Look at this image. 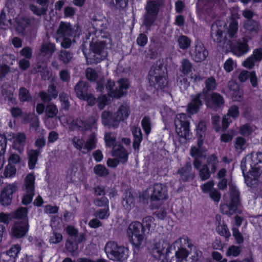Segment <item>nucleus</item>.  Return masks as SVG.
Listing matches in <instances>:
<instances>
[{
	"mask_svg": "<svg viewBox=\"0 0 262 262\" xmlns=\"http://www.w3.org/2000/svg\"><path fill=\"white\" fill-rule=\"evenodd\" d=\"M147 78L149 85L157 90H163L168 84L166 68L160 61H156L150 68Z\"/></svg>",
	"mask_w": 262,
	"mask_h": 262,
	"instance_id": "f257e3e1",
	"label": "nucleus"
},
{
	"mask_svg": "<svg viewBox=\"0 0 262 262\" xmlns=\"http://www.w3.org/2000/svg\"><path fill=\"white\" fill-rule=\"evenodd\" d=\"M178 41L180 48L182 50L187 49L190 46L191 42L190 38L185 35H181Z\"/></svg>",
	"mask_w": 262,
	"mask_h": 262,
	"instance_id": "c03bdc74",
	"label": "nucleus"
},
{
	"mask_svg": "<svg viewBox=\"0 0 262 262\" xmlns=\"http://www.w3.org/2000/svg\"><path fill=\"white\" fill-rule=\"evenodd\" d=\"M110 215V208L104 207V208L98 209L95 213L96 217L100 220H106L108 218Z\"/></svg>",
	"mask_w": 262,
	"mask_h": 262,
	"instance_id": "37998d69",
	"label": "nucleus"
},
{
	"mask_svg": "<svg viewBox=\"0 0 262 262\" xmlns=\"http://www.w3.org/2000/svg\"><path fill=\"white\" fill-rule=\"evenodd\" d=\"M191 58L196 62L204 61L208 56V51L204 44L200 40L195 42L189 52Z\"/></svg>",
	"mask_w": 262,
	"mask_h": 262,
	"instance_id": "1a4fd4ad",
	"label": "nucleus"
},
{
	"mask_svg": "<svg viewBox=\"0 0 262 262\" xmlns=\"http://www.w3.org/2000/svg\"><path fill=\"white\" fill-rule=\"evenodd\" d=\"M19 99L22 102H30L32 100L29 91L25 87H21L19 90Z\"/></svg>",
	"mask_w": 262,
	"mask_h": 262,
	"instance_id": "58836bf2",
	"label": "nucleus"
},
{
	"mask_svg": "<svg viewBox=\"0 0 262 262\" xmlns=\"http://www.w3.org/2000/svg\"><path fill=\"white\" fill-rule=\"evenodd\" d=\"M107 42L105 40L91 42L90 49L91 53L88 56H85L87 61L90 64H97L104 60L107 56L105 51Z\"/></svg>",
	"mask_w": 262,
	"mask_h": 262,
	"instance_id": "20e7f679",
	"label": "nucleus"
},
{
	"mask_svg": "<svg viewBox=\"0 0 262 262\" xmlns=\"http://www.w3.org/2000/svg\"><path fill=\"white\" fill-rule=\"evenodd\" d=\"M205 88L203 89L202 93L203 97L209 96V92L213 91L216 89L217 83L214 77L211 76L207 78L205 81Z\"/></svg>",
	"mask_w": 262,
	"mask_h": 262,
	"instance_id": "5701e85b",
	"label": "nucleus"
},
{
	"mask_svg": "<svg viewBox=\"0 0 262 262\" xmlns=\"http://www.w3.org/2000/svg\"><path fill=\"white\" fill-rule=\"evenodd\" d=\"M16 191V187L13 185L4 187L0 194V203L3 206H8L12 203L13 194Z\"/></svg>",
	"mask_w": 262,
	"mask_h": 262,
	"instance_id": "4468645a",
	"label": "nucleus"
},
{
	"mask_svg": "<svg viewBox=\"0 0 262 262\" xmlns=\"http://www.w3.org/2000/svg\"><path fill=\"white\" fill-rule=\"evenodd\" d=\"M239 115V107L237 105H232L228 109L227 116L236 119Z\"/></svg>",
	"mask_w": 262,
	"mask_h": 262,
	"instance_id": "13d9d810",
	"label": "nucleus"
},
{
	"mask_svg": "<svg viewBox=\"0 0 262 262\" xmlns=\"http://www.w3.org/2000/svg\"><path fill=\"white\" fill-rule=\"evenodd\" d=\"M145 233L141 222L133 221L129 224L126 230V235L128 241L132 245L134 254H138L143 248Z\"/></svg>",
	"mask_w": 262,
	"mask_h": 262,
	"instance_id": "f03ea898",
	"label": "nucleus"
},
{
	"mask_svg": "<svg viewBox=\"0 0 262 262\" xmlns=\"http://www.w3.org/2000/svg\"><path fill=\"white\" fill-rule=\"evenodd\" d=\"M110 4L116 8V9L121 10L125 9L128 5V0H106Z\"/></svg>",
	"mask_w": 262,
	"mask_h": 262,
	"instance_id": "79ce46f5",
	"label": "nucleus"
},
{
	"mask_svg": "<svg viewBox=\"0 0 262 262\" xmlns=\"http://www.w3.org/2000/svg\"><path fill=\"white\" fill-rule=\"evenodd\" d=\"M16 29L18 31L24 32L30 25V20L28 18L21 17L16 20Z\"/></svg>",
	"mask_w": 262,
	"mask_h": 262,
	"instance_id": "e433bc0d",
	"label": "nucleus"
},
{
	"mask_svg": "<svg viewBox=\"0 0 262 262\" xmlns=\"http://www.w3.org/2000/svg\"><path fill=\"white\" fill-rule=\"evenodd\" d=\"M122 204L124 208L126 210H130L135 207L136 198L131 191H126L124 192Z\"/></svg>",
	"mask_w": 262,
	"mask_h": 262,
	"instance_id": "412c9836",
	"label": "nucleus"
},
{
	"mask_svg": "<svg viewBox=\"0 0 262 262\" xmlns=\"http://www.w3.org/2000/svg\"><path fill=\"white\" fill-rule=\"evenodd\" d=\"M242 251V248L238 246L231 245L229 246L226 255L227 256H238Z\"/></svg>",
	"mask_w": 262,
	"mask_h": 262,
	"instance_id": "de8ad7c7",
	"label": "nucleus"
},
{
	"mask_svg": "<svg viewBox=\"0 0 262 262\" xmlns=\"http://www.w3.org/2000/svg\"><path fill=\"white\" fill-rule=\"evenodd\" d=\"M108 97L105 95H101L98 98L97 106L100 110L103 109L107 104Z\"/></svg>",
	"mask_w": 262,
	"mask_h": 262,
	"instance_id": "774afa93",
	"label": "nucleus"
},
{
	"mask_svg": "<svg viewBox=\"0 0 262 262\" xmlns=\"http://www.w3.org/2000/svg\"><path fill=\"white\" fill-rule=\"evenodd\" d=\"M199 173V176L202 181L208 180L211 176V170H209L207 164H203L202 168L198 170Z\"/></svg>",
	"mask_w": 262,
	"mask_h": 262,
	"instance_id": "ea45409f",
	"label": "nucleus"
},
{
	"mask_svg": "<svg viewBox=\"0 0 262 262\" xmlns=\"http://www.w3.org/2000/svg\"><path fill=\"white\" fill-rule=\"evenodd\" d=\"M97 143L96 135L94 133H93L90 135L86 142H84V149L86 150L88 152H90L96 147Z\"/></svg>",
	"mask_w": 262,
	"mask_h": 262,
	"instance_id": "c85d7f7f",
	"label": "nucleus"
},
{
	"mask_svg": "<svg viewBox=\"0 0 262 262\" xmlns=\"http://www.w3.org/2000/svg\"><path fill=\"white\" fill-rule=\"evenodd\" d=\"M40 154L39 149H31L28 153V167L30 169H33L38 161V158Z\"/></svg>",
	"mask_w": 262,
	"mask_h": 262,
	"instance_id": "bb28decb",
	"label": "nucleus"
},
{
	"mask_svg": "<svg viewBox=\"0 0 262 262\" xmlns=\"http://www.w3.org/2000/svg\"><path fill=\"white\" fill-rule=\"evenodd\" d=\"M35 177L33 173L28 174L24 180V184L26 191L35 192Z\"/></svg>",
	"mask_w": 262,
	"mask_h": 262,
	"instance_id": "cd10ccee",
	"label": "nucleus"
},
{
	"mask_svg": "<svg viewBox=\"0 0 262 262\" xmlns=\"http://www.w3.org/2000/svg\"><path fill=\"white\" fill-rule=\"evenodd\" d=\"M238 30V23L229 22L227 29V34L231 38H234L237 34Z\"/></svg>",
	"mask_w": 262,
	"mask_h": 262,
	"instance_id": "a18cd8bd",
	"label": "nucleus"
},
{
	"mask_svg": "<svg viewBox=\"0 0 262 262\" xmlns=\"http://www.w3.org/2000/svg\"><path fill=\"white\" fill-rule=\"evenodd\" d=\"M101 117L102 123L104 126L114 128L118 126L119 122L115 113L105 110L102 112Z\"/></svg>",
	"mask_w": 262,
	"mask_h": 262,
	"instance_id": "2eb2a0df",
	"label": "nucleus"
},
{
	"mask_svg": "<svg viewBox=\"0 0 262 262\" xmlns=\"http://www.w3.org/2000/svg\"><path fill=\"white\" fill-rule=\"evenodd\" d=\"M219 163V161L217 156L215 154H213L208 157L206 164H207V166L210 167L211 172L214 173L216 170Z\"/></svg>",
	"mask_w": 262,
	"mask_h": 262,
	"instance_id": "7c9ffc66",
	"label": "nucleus"
},
{
	"mask_svg": "<svg viewBox=\"0 0 262 262\" xmlns=\"http://www.w3.org/2000/svg\"><path fill=\"white\" fill-rule=\"evenodd\" d=\"M127 94V92L123 91L119 87L114 89L109 93L108 96L113 99H119Z\"/></svg>",
	"mask_w": 262,
	"mask_h": 262,
	"instance_id": "603ef678",
	"label": "nucleus"
},
{
	"mask_svg": "<svg viewBox=\"0 0 262 262\" xmlns=\"http://www.w3.org/2000/svg\"><path fill=\"white\" fill-rule=\"evenodd\" d=\"M40 50L45 54H52L56 50L55 45L50 42L44 43L41 45Z\"/></svg>",
	"mask_w": 262,
	"mask_h": 262,
	"instance_id": "4c0bfd02",
	"label": "nucleus"
},
{
	"mask_svg": "<svg viewBox=\"0 0 262 262\" xmlns=\"http://www.w3.org/2000/svg\"><path fill=\"white\" fill-rule=\"evenodd\" d=\"M29 229L28 220L16 221L11 227L10 234L13 238H21L27 234Z\"/></svg>",
	"mask_w": 262,
	"mask_h": 262,
	"instance_id": "9b49d317",
	"label": "nucleus"
},
{
	"mask_svg": "<svg viewBox=\"0 0 262 262\" xmlns=\"http://www.w3.org/2000/svg\"><path fill=\"white\" fill-rule=\"evenodd\" d=\"M104 251L107 257L114 261H123L128 257V248L123 246H119L117 243L114 241L107 242Z\"/></svg>",
	"mask_w": 262,
	"mask_h": 262,
	"instance_id": "39448f33",
	"label": "nucleus"
},
{
	"mask_svg": "<svg viewBox=\"0 0 262 262\" xmlns=\"http://www.w3.org/2000/svg\"><path fill=\"white\" fill-rule=\"evenodd\" d=\"M73 30L70 23L61 21L56 31L58 37L72 36Z\"/></svg>",
	"mask_w": 262,
	"mask_h": 262,
	"instance_id": "aec40b11",
	"label": "nucleus"
},
{
	"mask_svg": "<svg viewBox=\"0 0 262 262\" xmlns=\"http://www.w3.org/2000/svg\"><path fill=\"white\" fill-rule=\"evenodd\" d=\"M98 118L94 116H91L88 120H83L80 118H77L73 121V124L75 128L81 132L92 130L97 128Z\"/></svg>",
	"mask_w": 262,
	"mask_h": 262,
	"instance_id": "9d476101",
	"label": "nucleus"
},
{
	"mask_svg": "<svg viewBox=\"0 0 262 262\" xmlns=\"http://www.w3.org/2000/svg\"><path fill=\"white\" fill-rule=\"evenodd\" d=\"M94 173L99 177H105L109 173V171L104 165L97 164L94 168Z\"/></svg>",
	"mask_w": 262,
	"mask_h": 262,
	"instance_id": "09e8293b",
	"label": "nucleus"
},
{
	"mask_svg": "<svg viewBox=\"0 0 262 262\" xmlns=\"http://www.w3.org/2000/svg\"><path fill=\"white\" fill-rule=\"evenodd\" d=\"M246 139L243 137H237L234 142V148L236 151L242 152L245 149Z\"/></svg>",
	"mask_w": 262,
	"mask_h": 262,
	"instance_id": "49530a36",
	"label": "nucleus"
},
{
	"mask_svg": "<svg viewBox=\"0 0 262 262\" xmlns=\"http://www.w3.org/2000/svg\"><path fill=\"white\" fill-rule=\"evenodd\" d=\"M216 220L218 221V224L216 227L217 233L221 236L224 237L226 239H228L231 236L230 232L227 227V225L223 221L222 223L220 220L219 221L217 216H216Z\"/></svg>",
	"mask_w": 262,
	"mask_h": 262,
	"instance_id": "b1692460",
	"label": "nucleus"
},
{
	"mask_svg": "<svg viewBox=\"0 0 262 262\" xmlns=\"http://www.w3.org/2000/svg\"><path fill=\"white\" fill-rule=\"evenodd\" d=\"M35 192L26 191V193L24 194L21 199V203L24 205L30 204L33 200Z\"/></svg>",
	"mask_w": 262,
	"mask_h": 262,
	"instance_id": "69168bd1",
	"label": "nucleus"
},
{
	"mask_svg": "<svg viewBox=\"0 0 262 262\" xmlns=\"http://www.w3.org/2000/svg\"><path fill=\"white\" fill-rule=\"evenodd\" d=\"M171 247L169 245H167V247H163L160 249L159 247H156L155 249V253H157L158 255H155V256L156 258L161 259L162 258H167L168 254L170 252Z\"/></svg>",
	"mask_w": 262,
	"mask_h": 262,
	"instance_id": "2f4dec72",
	"label": "nucleus"
},
{
	"mask_svg": "<svg viewBox=\"0 0 262 262\" xmlns=\"http://www.w3.org/2000/svg\"><path fill=\"white\" fill-rule=\"evenodd\" d=\"M45 112L48 118H54L58 113L57 107L55 104H49L47 106Z\"/></svg>",
	"mask_w": 262,
	"mask_h": 262,
	"instance_id": "3c124183",
	"label": "nucleus"
},
{
	"mask_svg": "<svg viewBox=\"0 0 262 262\" xmlns=\"http://www.w3.org/2000/svg\"><path fill=\"white\" fill-rule=\"evenodd\" d=\"M94 204L98 207H108L109 200L105 195H103L100 198H95L94 200Z\"/></svg>",
	"mask_w": 262,
	"mask_h": 262,
	"instance_id": "864d4df0",
	"label": "nucleus"
},
{
	"mask_svg": "<svg viewBox=\"0 0 262 262\" xmlns=\"http://www.w3.org/2000/svg\"><path fill=\"white\" fill-rule=\"evenodd\" d=\"M204 152L202 148H197L193 146L191 147L190 155L193 158H204Z\"/></svg>",
	"mask_w": 262,
	"mask_h": 262,
	"instance_id": "5fc2aeb1",
	"label": "nucleus"
},
{
	"mask_svg": "<svg viewBox=\"0 0 262 262\" xmlns=\"http://www.w3.org/2000/svg\"><path fill=\"white\" fill-rule=\"evenodd\" d=\"M189 255V251L185 248H181L176 252V262H184L186 261Z\"/></svg>",
	"mask_w": 262,
	"mask_h": 262,
	"instance_id": "72a5a7b5",
	"label": "nucleus"
},
{
	"mask_svg": "<svg viewBox=\"0 0 262 262\" xmlns=\"http://www.w3.org/2000/svg\"><path fill=\"white\" fill-rule=\"evenodd\" d=\"M12 219L26 221L28 219V209L27 207H20L15 211L11 212Z\"/></svg>",
	"mask_w": 262,
	"mask_h": 262,
	"instance_id": "a878e982",
	"label": "nucleus"
},
{
	"mask_svg": "<svg viewBox=\"0 0 262 262\" xmlns=\"http://www.w3.org/2000/svg\"><path fill=\"white\" fill-rule=\"evenodd\" d=\"M118 87L123 91L127 92L129 88V80L126 78H121L118 81Z\"/></svg>",
	"mask_w": 262,
	"mask_h": 262,
	"instance_id": "e2e57ef3",
	"label": "nucleus"
},
{
	"mask_svg": "<svg viewBox=\"0 0 262 262\" xmlns=\"http://www.w3.org/2000/svg\"><path fill=\"white\" fill-rule=\"evenodd\" d=\"M74 146L78 150L81 151L82 153L85 154L86 152L82 151L84 149V140L82 138L74 137L73 140Z\"/></svg>",
	"mask_w": 262,
	"mask_h": 262,
	"instance_id": "680f3d73",
	"label": "nucleus"
},
{
	"mask_svg": "<svg viewBox=\"0 0 262 262\" xmlns=\"http://www.w3.org/2000/svg\"><path fill=\"white\" fill-rule=\"evenodd\" d=\"M115 115L119 122L128 118L129 115V107L123 104L121 105L118 108Z\"/></svg>",
	"mask_w": 262,
	"mask_h": 262,
	"instance_id": "c756f323",
	"label": "nucleus"
},
{
	"mask_svg": "<svg viewBox=\"0 0 262 262\" xmlns=\"http://www.w3.org/2000/svg\"><path fill=\"white\" fill-rule=\"evenodd\" d=\"M150 198L151 201L167 200L168 194L166 186L161 183L155 184Z\"/></svg>",
	"mask_w": 262,
	"mask_h": 262,
	"instance_id": "ddd939ff",
	"label": "nucleus"
},
{
	"mask_svg": "<svg viewBox=\"0 0 262 262\" xmlns=\"http://www.w3.org/2000/svg\"><path fill=\"white\" fill-rule=\"evenodd\" d=\"M86 78L90 81H95L97 79L98 75L96 71L91 68H88L85 71Z\"/></svg>",
	"mask_w": 262,
	"mask_h": 262,
	"instance_id": "bf43d9fd",
	"label": "nucleus"
},
{
	"mask_svg": "<svg viewBox=\"0 0 262 262\" xmlns=\"http://www.w3.org/2000/svg\"><path fill=\"white\" fill-rule=\"evenodd\" d=\"M16 169L15 166L13 164H8L5 168L3 173L5 178H11L16 174Z\"/></svg>",
	"mask_w": 262,
	"mask_h": 262,
	"instance_id": "8fccbe9b",
	"label": "nucleus"
},
{
	"mask_svg": "<svg viewBox=\"0 0 262 262\" xmlns=\"http://www.w3.org/2000/svg\"><path fill=\"white\" fill-rule=\"evenodd\" d=\"M78 243L76 239L73 237H69L66 242V248L67 250L73 254L78 249Z\"/></svg>",
	"mask_w": 262,
	"mask_h": 262,
	"instance_id": "f704fd0d",
	"label": "nucleus"
},
{
	"mask_svg": "<svg viewBox=\"0 0 262 262\" xmlns=\"http://www.w3.org/2000/svg\"><path fill=\"white\" fill-rule=\"evenodd\" d=\"M211 38L213 39V41L217 43L219 46H222L223 47L226 48V42L225 40H228L229 39L223 37V32L221 29H217L215 33L211 31Z\"/></svg>",
	"mask_w": 262,
	"mask_h": 262,
	"instance_id": "393cba45",
	"label": "nucleus"
},
{
	"mask_svg": "<svg viewBox=\"0 0 262 262\" xmlns=\"http://www.w3.org/2000/svg\"><path fill=\"white\" fill-rule=\"evenodd\" d=\"M251 169L253 173L262 171V152H258L252 155L250 163Z\"/></svg>",
	"mask_w": 262,
	"mask_h": 262,
	"instance_id": "a211bd4d",
	"label": "nucleus"
},
{
	"mask_svg": "<svg viewBox=\"0 0 262 262\" xmlns=\"http://www.w3.org/2000/svg\"><path fill=\"white\" fill-rule=\"evenodd\" d=\"M202 96L203 95L202 92L191 96V101L188 104L187 109L189 114L192 115L199 112L200 107L203 105V102L201 100Z\"/></svg>",
	"mask_w": 262,
	"mask_h": 262,
	"instance_id": "f3484780",
	"label": "nucleus"
},
{
	"mask_svg": "<svg viewBox=\"0 0 262 262\" xmlns=\"http://www.w3.org/2000/svg\"><path fill=\"white\" fill-rule=\"evenodd\" d=\"M192 165L190 161L186 162L184 166L178 170L177 173L180 175L182 182H190L193 180L194 174L192 172Z\"/></svg>",
	"mask_w": 262,
	"mask_h": 262,
	"instance_id": "dca6fc26",
	"label": "nucleus"
},
{
	"mask_svg": "<svg viewBox=\"0 0 262 262\" xmlns=\"http://www.w3.org/2000/svg\"><path fill=\"white\" fill-rule=\"evenodd\" d=\"M30 9L34 14L39 16L45 14L47 11V8H44L43 7L38 8L35 5H31L30 6Z\"/></svg>",
	"mask_w": 262,
	"mask_h": 262,
	"instance_id": "052dcab7",
	"label": "nucleus"
},
{
	"mask_svg": "<svg viewBox=\"0 0 262 262\" xmlns=\"http://www.w3.org/2000/svg\"><path fill=\"white\" fill-rule=\"evenodd\" d=\"M242 39V40L238 39L235 42H233L231 40H225L226 48L237 56H241L245 54L249 50L248 39L245 37Z\"/></svg>",
	"mask_w": 262,
	"mask_h": 262,
	"instance_id": "0eeeda50",
	"label": "nucleus"
},
{
	"mask_svg": "<svg viewBox=\"0 0 262 262\" xmlns=\"http://www.w3.org/2000/svg\"><path fill=\"white\" fill-rule=\"evenodd\" d=\"M253 129L248 123H246L240 126L239 129V133L244 136H249L253 132Z\"/></svg>",
	"mask_w": 262,
	"mask_h": 262,
	"instance_id": "6e6d98bb",
	"label": "nucleus"
},
{
	"mask_svg": "<svg viewBox=\"0 0 262 262\" xmlns=\"http://www.w3.org/2000/svg\"><path fill=\"white\" fill-rule=\"evenodd\" d=\"M89 86V85L87 82H84L82 80L79 81L74 88L77 97L80 99L84 97L88 93Z\"/></svg>",
	"mask_w": 262,
	"mask_h": 262,
	"instance_id": "4be33fe9",
	"label": "nucleus"
},
{
	"mask_svg": "<svg viewBox=\"0 0 262 262\" xmlns=\"http://www.w3.org/2000/svg\"><path fill=\"white\" fill-rule=\"evenodd\" d=\"M174 125L178 136L186 138L190 132V122L187 115L185 113L177 115L174 120Z\"/></svg>",
	"mask_w": 262,
	"mask_h": 262,
	"instance_id": "6e6552de",
	"label": "nucleus"
},
{
	"mask_svg": "<svg viewBox=\"0 0 262 262\" xmlns=\"http://www.w3.org/2000/svg\"><path fill=\"white\" fill-rule=\"evenodd\" d=\"M72 57V54L67 51H62L59 56V59L64 63H69Z\"/></svg>",
	"mask_w": 262,
	"mask_h": 262,
	"instance_id": "338daca9",
	"label": "nucleus"
},
{
	"mask_svg": "<svg viewBox=\"0 0 262 262\" xmlns=\"http://www.w3.org/2000/svg\"><path fill=\"white\" fill-rule=\"evenodd\" d=\"M214 183L213 181H209L201 186V189L204 193H209L214 188Z\"/></svg>",
	"mask_w": 262,
	"mask_h": 262,
	"instance_id": "0e129e2a",
	"label": "nucleus"
},
{
	"mask_svg": "<svg viewBox=\"0 0 262 262\" xmlns=\"http://www.w3.org/2000/svg\"><path fill=\"white\" fill-rule=\"evenodd\" d=\"M193 65L192 63L187 58L182 60L180 71L184 76H187L192 72Z\"/></svg>",
	"mask_w": 262,
	"mask_h": 262,
	"instance_id": "473e14b6",
	"label": "nucleus"
},
{
	"mask_svg": "<svg viewBox=\"0 0 262 262\" xmlns=\"http://www.w3.org/2000/svg\"><path fill=\"white\" fill-rule=\"evenodd\" d=\"M163 0H149L145 7L143 24L146 29H149L157 20L160 9L163 7Z\"/></svg>",
	"mask_w": 262,
	"mask_h": 262,
	"instance_id": "7ed1b4c3",
	"label": "nucleus"
},
{
	"mask_svg": "<svg viewBox=\"0 0 262 262\" xmlns=\"http://www.w3.org/2000/svg\"><path fill=\"white\" fill-rule=\"evenodd\" d=\"M244 28L250 32H257L259 30V24L253 19L247 20L244 23Z\"/></svg>",
	"mask_w": 262,
	"mask_h": 262,
	"instance_id": "c9c22d12",
	"label": "nucleus"
},
{
	"mask_svg": "<svg viewBox=\"0 0 262 262\" xmlns=\"http://www.w3.org/2000/svg\"><path fill=\"white\" fill-rule=\"evenodd\" d=\"M203 99L207 107L212 110H217L225 103L223 97L216 92H213L209 96L204 97Z\"/></svg>",
	"mask_w": 262,
	"mask_h": 262,
	"instance_id": "f8f14e48",
	"label": "nucleus"
},
{
	"mask_svg": "<svg viewBox=\"0 0 262 262\" xmlns=\"http://www.w3.org/2000/svg\"><path fill=\"white\" fill-rule=\"evenodd\" d=\"M141 126L145 135L148 136L151 130V123L149 116H144L141 121Z\"/></svg>",
	"mask_w": 262,
	"mask_h": 262,
	"instance_id": "a19ab883",
	"label": "nucleus"
},
{
	"mask_svg": "<svg viewBox=\"0 0 262 262\" xmlns=\"http://www.w3.org/2000/svg\"><path fill=\"white\" fill-rule=\"evenodd\" d=\"M241 205L240 192L235 187L230 189V201L229 204L220 205L222 213L231 215L238 211V207Z\"/></svg>",
	"mask_w": 262,
	"mask_h": 262,
	"instance_id": "423d86ee",
	"label": "nucleus"
},
{
	"mask_svg": "<svg viewBox=\"0 0 262 262\" xmlns=\"http://www.w3.org/2000/svg\"><path fill=\"white\" fill-rule=\"evenodd\" d=\"M112 156L117 157L116 159H118L120 162L122 164L126 163L128 161V153L127 150L121 144H119L116 148H113Z\"/></svg>",
	"mask_w": 262,
	"mask_h": 262,
	"instance_id": "6ab92c4d",
	"label": "nucleus"
},
{
	"mask_svg": "<svg viewBox=\"0 0 262 262\" xmlns=\"http://www.w3.org/2000/svg\"><path fill=\"white\" fill-rule=\"evenodd\" d=\"M232 235L235 238L236 244L241 245L244 242V238L242 234L240 232L238 229L236 227L232 228Z\"/></svg>",
	"mask_w": 262,
	"mask_h": 262,
	"instance_id": "4d7b16f0",
	"label": "nucleus"
}]
</instances>
